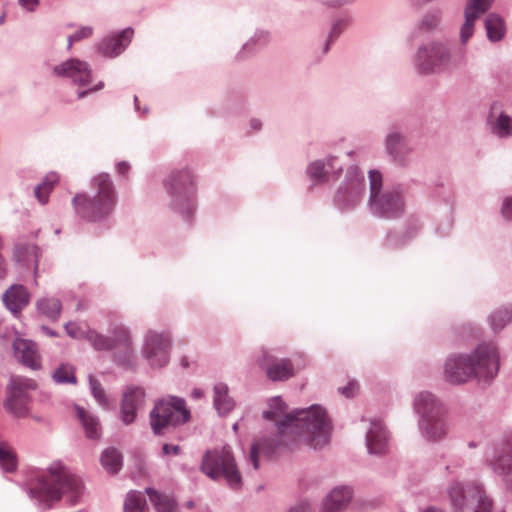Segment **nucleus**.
I'll return each instance as SVG.
<instances>
[{"label": "nucleus", "instance_id": "obj_40", "mask_svg": "<svg viewBox=\"0 0 512 512\" xmlns=\"http://www.w3.org/2000/svg\"><path fill=\"white\" fill-rule=\"evenodd\" d=\"M265 443H266V440L257 441L255 443H253L251 446L250 461H251L254 469H258L259 455L267 452L266 448H265Z\"/></svg>", "mask_w": 512, "mask_h": 512}, {"label": "nucleus", "instance_id": "obj_42", "mask_svg": "<svg viewBox=\"0 0 512 512\" xmlns=\"http://www.w3.org/2000/svg\"><path fill=\"white\" fill-rule=\"evenodd\" d=\"M65 329L67 334L74 339L85 337L88 339V334L91 331L85 332L83 331L76 323L69 322L65 325Z\"/></svg>", "mask_w": 512, "mask_h": 512}, {"label": "nucleus", "instance_id": "obj_37", "mask_svg": "<svg viewBox=\"0 0 512 512\" xmlns=\"http://www.w3.org/2000/svg\"><path fill=\"white\" fill-rule=\"evenodd\" d=\"M512 320V312L510 310H498L491 316V324L494 329H501L506 322Z\"/></svg>", "mask_w": 512, "mask_h": 512}, {"label": "nucleus", "instance_id": "obj_39", "mask_svg": "<svg viewBox=\"0 0 512 512\" xmlns=\"http://www.w3.org/2000/svg\"><path fill=\"white\" fill-rule=\"evenodd\" d=\"M307 173L309 177L313 180L319 181L324 179L326 175L324 163L319 160L312 162L307 168Z\"/></svg>", "mask_w": 512, "mask_h": 512}, {"label": "nucleus", "instance_id": "obj_41", "mask_svg": "<svg viewBox=\"0 0 512 512\" xmlns=\"http://www.w3.org/2000/svg\"><path fill=\"white\" fill-rule=\"evenodd\" d=\"M89 382H90V387H91V390H92V393L95 397V399L102 405H106L107 403V400H106V397H105V393H104V390L102 389L101 385L98 383V381L90 376L89 378Z\"/></svg>", "mask_w": 512, "mask_h": 512}, {"label": "nucleus", "instance_id": "obj_45", "mask_svg": "<svg viewBox=\"0 0 512 512\" xmlns=\"http://www.w3.org/2000/svg\"><path fill=\"white\" fill-rule=\"evenodd\" d=\"M358 385L356 382H350L348 386L341 389V393L346 397H351L354 395V392L357 390Z\"/></svg>", "mask_w": 512, "mask_h": 512}, {"label": "nucleus", "instance_id": "obj_48", "mask_svg": "<svg viewBox=\"0 0 512 512\" xmlns=\"http://www.w3.org/2000/svg\"><path fill=\"white\" fill-rule=\"evenodd\" d=\"M288 512H311V509L307 503H300L292 507Z\"/></svg>", "mask_w": 512, "mask_h": 512}, {"label": "nucleus", "instance_id": "obj_32", "mask_svg": "<svg viewBox=\"0 0 512 512\" xmlns=\"http://www.w3.org/2000/svg\"><path fill=\"white\" fill-rule=\"evenodd\" d=\"M101 463L109 473L115 474L122 466L121 455L114 448L106 449L102 454Z\"/></svg>", "mask_w": 512, "mask_h": 512}, {"label": "nucleus", "instance_id": "obj_53", "mask_svg": "<svg viewBox=\"0 0 512 512\" xmlns=\"http://www.w3.org/2000/svg\"><path fill=\"white\" fill-rule=\"evenodd\" d=\"M436 22H437V19L435 18V19H434V23H428V22H427V20H424V22H423V23H424L426 26L431 27V26H433L434 24H436Z\"/></svg>", "mask_w": 512, "mask_h": 512}, {"label": "nucleus", "instance_id": "obj_19", "mask_svg": "<svg viewBox=\"0 0 512 512\" xmlns=\"http://www.w3.org/2000/svg\"><path fill=\"white\" fill-rule=\"evenodd\" d=\"M352 498V491L347 487L335 488L325 498L320 512H341Z\"/></svg>", "mask_w": 512, "mask_h": 512}, {"label": "nucleus", "instance_id": "obj_46", "mask_svg": "<svg viewBox=\"0 0 512 512\" xmlns=\"http://www.w3.org/2000/svg\"><path fill=\"white\" fill-rule=\"evenodd\" d=\"M19 3L24 9L33 11L37 7L39 0H19Z\"/></svg>", "mask_w": 512, "mask_h": 512}, {"label": "nucleus", "instance_id": "obj_28", "mask_svg": "<svg viewBox=\"0 0 512 512\" xmlns=\"http://www.w3.org/2000/svg\"><path fill=\"white\" fill-rule=\"evenodd\" d=\"M493 469L495 472L503 474L512 472V438L504 444L501 455L493 464Z\"/></svg>", "mask_w": 512, "mask_h": 512}, {"label": "nucleus", "instance_id": "obj_13", "mask_svg": "<svg viewBox=\"0 0 512 512\" xmlns=\"http://www.w3.org/2000/svg\"><path fill=\"white\" fill-rule=\"evenodd\" d=\"M369 201L372 210L386 218L398 217L404 209L403 201L398 191H385Z\"/></svg>", "mask_w": 512, "mask_h": 512}, {"label": "nucleus", "instance_id": "obj_5", "mask_svg": "<svg viewBox=\"0 0 512 512\" xmlns=\"http://www.w3.org/2000/svg\"><path fill=\"white\" fill-rule=\"evenodd\" d=\"M446 494L453 512H491L492 500L477 481H454Z\"/></svg>", "mask_w": 512, "mask_h": 512}, {"label": "nucleus", "instance_id": "obj_3", "mask_svg": "<svg viewBox=\"0 0 512 512\" xmlns=\"http://www.w3.org/2000/svg\"><path fill=\"white\" fill-rule=\"evenodd\" d=\"M82 490L80 479L67 468L58 465L51 467L48 474L38 480L32 493L39 501L48 505L62 497L73 504L82 494Z\"/></svg>", "mask_w": 512, "mask_h": 512}, {"label": "nucleus", "instance_id": "obj_56", "mask_svg": "<svg viewBox=\"0 0 512 512\" xmlns=\"http://www.w3.org/2000/svg\"><path fill=\"white\" fill-rule=\"evenodd\" d=\"M47 332H49L51 335H54L52 332L49 331V328H45Z\"/></svg>", "mask_w": 512, "mask_h": 512}, {"label": "nucleus", "instance_id": "obj_35", "mask_svg": "<svg viewBox=\"0 0 512 512\" xmlns=\"http://www.w3.org/2000/svg\"><path fill=\"white\" fill-rule=\"evenodd\" d=\"M493 131L500 137H509L512 135V118L506 114H500L495 124Z\"/></svg>", "mask_w": 512, "mask_h": 512}, {"label": "nucleus", "instance_id": "obj_14", "mask_svg": "<svg viewBox=\"0 0 512 512\" xmlns=\"http://www.w3.org/2000/svg\"><path fill=\"white\" fill-rule=\"evenodd\" d=\"M57 76L70 77L79 86H86L91 82V70L88 64L78 59H70L53 69Z\"/></svg>", "mask_w": 512, "mask_h": 512}, {"label": "nucleus", "instance_id": "obj_36", "mask_svg": "<svg viewBox=\"0 0 512 512\" xmlns=\"http://www.w3.org/2000/svg\"><path fill=\"white\" fill-rule=\"evenodd\" d=\"M53 378L57 383H75L76 377L74 369L69 365H61L53 374Z\"/></svg>", "mask_w": 512, "mask_h": 512}, {"label": "nucleus", "instance_id": "obj_1", "mask_svg": "<svg viewBox=\"0 0 512 512\" xmlns=\"http://www.w3.org/2000/svg\"><path fill=\"white\" fill-rule=\"evenodd\" d=\"M264 417L275 421L281 435L294 434L314 448L324 446L329 440L330 422L320 406L290 413L282 399L276 397L270 401V410L264 412Z\"/></svg>", "mask_w": 512, "mask_h": 512}, {"label": "nucleus", "instance_id": "obj_6", "mask_svg": "<svg viewBox=\"0 0 512 512\" xmlns=\"http://www.w3.org/2000/svg\"><path fill=\"white\" fill-rule=\"evenodd\" d=\"M420 415L419 426L425 437L431 440L443 438L448 430L445 410L442 404L429 392L419 393L414 401Z\"/></svg>", "mask_w": 512, "mask_h": 512}, {"label": "nucleus", "instance_id": "obj_16", "mask_svg": "<svg viewBox=\"0 0 512 512\" xmlns=\"http://www.w3.org/2000/svg\"><path fill=\"white\" fill-rule=\"evenodd\" d=\"M493 0H469L465 8V23L461 29V41L466 43L473 35L476 19L484 14L492 5Z\"/></svg>", "mask_w": 512, "mask_h": 512}, {"label": "nucleus", "instance_id": "obj_51", "mask_svg": "<svg viewBox=\"0 0 512 512\" xmlns=\"http://www.w3.org/2000/svg\"><path fill=\"white\" fill-rule=\"evenodd\" d=\"M202 395H203V392L200 389H195L192 392V396L195 398H200V397H202Z\"/></svg>", "mask_w": 512, "mask_h": 512}, {"label": "nucleus", "instance_id": "obj_34", "mask_svg": "<svg viewBox=\"0 0 512 512\" xmlns=\"http://www.w3.org/2000/svg\"><path fill=\"white\" fill-rule=\"evenodd\" d=\"M0 466L7 472L16 468V458L6 443H0Z\"/></svg>", "mask_w": 512, "mask_h": 512}, {"label": "nucleus", "instance_id": "obj_44", "mask_svg": "<svg viewBox=\"0 0 512 512\" xmlns=\"http://www.w3.org/2000/svg\"><path fill=\"white\" fill-rule=\"evenodd\" d=\"M502 215L508 220H512V197H507L502 206Z\"/></svg>", "mask_w": 512, "mask_h": 512}, {"label": "nucleus", "instance_id": "obj_12", "mask_svg": "<svg viewBox=\"0 0 512 512\" xmlns=\"http://www.w3.org/2000/svg\"><path fill=\"white\" fill-rule=\"evenodd\" d=\"M170 339L167 335L149 332L146 336L144 354L153 367H163L168 363Z\"/></svg>", "mask_w": 512, "mask_h": 512}, {"label": "nucleus", "instance_id": "obj_17", "mask_svg": "<svg viewBox=\"0 0 512 512\" xmlns=\"http://www.w3.org/2000/svg\"><path fill=\"white\" fill-rule=\"evenodd\" d=\"M16 358L31 369L41 366L40 355L36 344L26 339H16L13 343Z\"/></svg>", "mask_w": 512, "mask_h": 512}, {"label": "nucleus", "instance_id": "obj_8", "mask_svg": "<svg viewBox=\"0 0 512 512\" xmlns=\"http://www.w3.org/2000/svg\"><path fill=\"white\" fill-rule=\"evenodd\" d=\"M190 412L181 398L169 397L156 403L150 412V425L154 433L161 434L164 429L185 423Z\"/></svg>", "mask_w": 512, "mask_h": 512}, {"label": "nucleus", "instance_id": "obj_26", "mask_svg": "<svg viewBox=\"0 0 512 512\" xmlns=\"http://www.w3.org/2000/svg\"><path fill=\"white\" fill-rule=\"evenodd\" d=\"M146 493L157 512H175L176 502L169 495L159 493L152 488H147Z\"/></svg>", "mask_w": 512, "mask_h": 512}, {"label": "nucleus", "instance_id": "obj_47", "mask_svg": "<svg viewBox=\"0 0 512 512\" xmlns=\"http://www.w3.org/2000/svg\"><path fill=\"white\" fill-rule=\"evenodd\" d=\"M163 453L166 455H168V454L178 455L180 453V447L178 445L164 444L163 445Z\"/></svg>", "mask_w": 512, "mask_h": 512}, {"label": "nucleus", "instance_id": "obj_18", "mask_svg": "<svg viewBox=\"0 0 512 512\" xmlns=\"http://www.w3.org/2000/svg\"><path fill=\"white\" fill-rule=\"evenodd\" d=\"M367 448L370 453L382 454L387 449L388 435L380 421H372L366 437Z\"/></svg>", "mask_w": 512, "mask_h": 512}, {"label": "nucleus", "instance_id": "obj_55", "mask_svg": "<svg viewBox=\"0 0 512 512\" xmlns=\"http://www.w3.org/2000/svg\"><path fill=\"white\" fill-rule=\"evenodd\" d=\"M4 22V16H1L0 17V24H2Z\"/></svg>", "mask_w": 512, "mask_h": 512}, {"label": "nucleus", "instance_id": "obj_20", "mask_svg": "<svg viewBox=\"0 0 512 512\" xmlns=\"http://www.w3.org/2000/svg\"><path fill=\"white\" fill-rule=\"evenodd\" d=\"M5 306L13 313L22 310L29 302V293L22 285H12L3 295Z\"/></svg>", "mask_w": 512, "mask_h": 512}, {"label": "nucleus", "instance_id": "obj_29", "mask_svg": "<svg viewBox=\"0 0 512 512\" xmlns=\"http://www.w3.org/2000/svg\"><path fill=\"white\" fill-rule=\"evenodd\" d=\"M59 176L55 172L48 173L35 189V197L41 204L48 202V197L54 186L58 183Z\"/></svg>", "mask_w": 512, "mask_h": 512}, {"label": "nucleus", "instance_id": "obj_2", "mask_svg": "<svg viewBox=\"0 0 512 512\" xmlns=\"http://www.w3.org/2000/svg\"><path fill=\"white\" fill-rule=\"evenodd\" d=\"M499 369V354L493 344H483L467 356L449 358L445 363V378L452 384H461L475 377L489 380Z\"/></svg>", "mask_w": 512, "mask_h": 512}, {"label": "nucleus", "instance_id": "obj_52", "mask_svg": "<svg viewBox=\"0 0 512 512\" xmlns=\"http://www.w3.org/2000/svg\"><path fill=\"white\" fill-rule=\"evenodd\" d=\"M424 512H443V511L438 508L430 507L427 510H425Z\"/></svg>", "mask_w": 512, "mask_h": 512}, {"label": "nucleus", "instance_id": "obj_10", "mask_svg": "<svg viewBox=\"0 0 512 512\" xmlns=\"http://www.w3.org/2000/svg\"><path fill=\"white\" fill-rule=\"evenodd\" d=\"M36 382L32 379L14 376L8 385V395L5 408L15 417L24 418L30 411L29 391L36 389Z\"/></svg>", "mask_w": 512, "mask_h": 512}, {"label": "nucleus", "instance_id": "obj_15", "mask_svg": "<svg viewBox=\"0 0 512 512\" xmlns=\"http://www.w3.org/2000/svg\"><path fill=\"white\" fill-rule=\"evenodd\" d=\"M145 393L142 388L129 387L123 394L120 416L124 424H131L135 418L137 410L143 405Z\"/></svg>", "mask_w": 512, "mask_h": 512}, {"label": "nucleus", "instance_id": "obj_11", "mask_svg": "<svg viewBox=\"0 0 512 512\" xmlns=\"http://www.w3.org/2000/svg\"><path fill=\"white\" fill-rule=\"evenodd\" d=\"M457 60L441 43L431 42L418 51L417 64L422 73H430L457 65Z\"/></svg>", "mask_w": 512, "mask_h": 512}, {"label": "nucleus", "instance_id": "obj_27", "mask_svg": "<svg viewBox=\"0 0 512 512\" xmlns=\"http://www.w3.org/2000/svg\"><path fill=\"white\" fill-rule=\"evenodd\" d=\"M485 28L489 40L494 42L501 40L505 33L503 19L495 13H490L487 15L485 19Z\"/></svg>", "mask_w": 512, "mask_h": 512}, {"label": "nucleus", "instance_id": "obj_50", "mask_svg": "<svg viewBox=\"0 0 512 512\" xmlns=\"http://www.w3.org/2000/svg\"><path fill=\"white\" fill-rule=\"evenodd\" d=\"M103 87V83L100 82L98 85H96L94 88L90 89V90H84V91H81L78 93V98L81 99V98H84L85 96H87L90 92L92 91H98L100 90L101 88Z\"/></svg>", "mask_w": 512, "mask_h": 512}, {"label": "nucleus", "instance_id": "obj_31", "mask_svg": "<svg viewBox=\"0 0 512 512\" xmlns=\"http://www.w3.org/2000/svg\"><path fill=\"white\" fill-rule=\"evenodd\" d=\"M124 512H148V506L143 495L138 491H131L124 501Z\"/></svg>", "mask_w": 512, "mask_h": 512}, {"label": "nucleus", "instance_id": "obj_25", "mask_svg": "<svg viewBox=\"0 0 512 512\" xmlns=\"http://www.w3.org/2000/svg\"><path fill=\"white\" fill-rule=\"evenodd\" d=\"M192 175L188 170H181L173 172L167 182L166 186L169 191L174 194L176 192L186 191V189L192 185Z\"/></svg>", "mask_w": 512, "mask_h": 512}, {"label": "nucleus", "instance_id": "obj_54", "mask_svg": "<svg viewBox=\"0 0 512 512\" xmlns=\"http://www.w3.org/2000/svg\"><path fill=\"white\" fill-rule=\"evenodd\" d=\"M336 29H337V26L335 25V26L333 27V30H332V32H331L330 37H332V36L336 33Z\"/></svg>", "mask_w": 512, "mask_h": 512}, {"label": "nucleus", "instance_id": "obj_38", "mask_svg": "<svg viewBox=\"0 0 512 512\" xmlns=\"http://www.w3.org/2000/svg\"><path fill=\"white\" fill-rule=\"evenodd\" d=\"M370 180V199L377 197L381 193L382 188V175L375 170L369 172Z\"/></svg>", "mask_w": 512, "mask_h": 512}, {"label": "nucleus", "instance_id": "obj_4", "mask_svg": "<svg viewBox=\"0 0 512 512\" xmlns=\"http://www.w3.org/2000/svg\"><path fill=\"white\" fill-rule=\"evenodd\" d=\"M96 190L93 198L85 194H77L73 205L78 215L87 220L95 221L110 214L116 205V192L110 176L100 173L92 179Z\"/></svg>", "mask_w": 512, "mask_h": 512}, {"label": "nucleus", "instance_id": "obj_24", "mask_svg": "<svg viewBox=\"0 0 512 512\" xmlns=\"http://www.w3.org/2000/svg\"><path fill=\"white\" fill-rule=\"evenodd\" d=\"M214 406L222 415L229 413L234 407V401L228 395V387L224 383L214 386Z\"/></svg>", "mask_w": 512, "mask_h": 512}, {"label": "nucleus", "instance_id": "obj_23", "mask_svg": "<svg viewBox=\"0 0 512 512\" xmlns=\"http://www.w3.org/2000/svg\"><path fill=\"white\" fill-rule=\"evenodd\" d=\"M77 415L86 436L90 439H98L101 436V425L98 418L80 407H77Z\"/></svg>", "mask_w": 512, "mask_h": 512}, {"label": "nucleus", "instance_id": "obj_9", "mask_svg": "<svg viewBox=\"0 0 512 512\" xmlns=\"http://www.w3.org/2000/svg\"><path fill=\"white\" fill-rule=\"evenodd\" d=\"M87 337L96 350H115L121 362H128L132 355L131 336L123 325L115 326L111 330V337H105L97 332H90Z\"/></svg>", "mask_w": 512, "mask_h": 512}, {"label": "nucleus", "instance_id": "obj_7", "mask_svg": "<svg viewBox=\"0 0 512 512\" xmlns=\"http://www.w3.org/2000/svg\"><path fill=\"white\" fill-rule=\"evenodd\" d=\"M201 471L214 480L224 477L233 489L241 486V475L229 446L207 451L202 459Z\"/></svg>", "mask_w": 512, "mask_h": 512}, {"label": "nucleus", "instance_id": "obj_30", "mask_svg": "<svg viewBox=\"0 0 512 512\" xmlns=\"http://www.w3.org/2000/svg\"><path fill=\"white\" fill-rule=\"evenodd\" d=\"M38 310L48 319L57 320L61 312V302L54 297H45L37 302Z\"/></svg>", "mask_w": 512, "mask_h": 512}, {"label": "nucleus", "instance_id": "obj_33", "mask_svg": "<svg viewBox=\"0 0 512 512\" xmlns=\"http://www.w3.org/2000/svg\"><path fill=\"white\" fill-rule=\"evenodd\" d=\"M387 149L391 155L399 159L407 150L406 141L399 133H391L387 136Z\"/></svg>", "mask_w": 512, "mask_h": 512}, {"label": "nucleus", "instance_id": "obj_49", "mask_svg": "<svg viewBox=\"0 0 512 512\" xmlns=\"http://www.w3.org/2000/svg\"><path fill=\"white\" fill-rule=\"evenodd\" d=\"M129 169H130V165L125 161L119 162L117 164V172L120 175H126L129 171Z\"/></svg>", "mask_w": 512, "mask_h": 512}, {"label": "nucleus", "instance_id": "obj_21", "mask_svg": "<svg viewBox=\"0 0 512 512\" xmlns=\"http://www.w3.org/2000/svg\"><path fill=\"white\" fill-rule=\"evenodd\" d=\"M266 375L272 381H285L294 375V368L289 359H279L268 365Z\"/></svg>", "mask_w": 512, "mask_h": 512}, {"label": "nucleus", "instance_id": "obj_22", "mask_svg": "<svg viewBox=\"0 0 512 512\" xmlns=\"http://www.w3.org/2000/svg\"><path fill=\"white\" fill-rule=\"evenodd\" d=\"M132 35V29L123 30L117 37L105 42L104 53L110 57L119 55L130 42Z\"/></svg>", "mask_w": 512, "mask_h": 512}, {"label": "nucleus", "instance_id": "obj_43", "mask_svg": "<svg viewBox=\"0 0 512 512\" xmlns=\"http://www.w3.org/2000/svg\"><path fill=\"white\" fill-rule=\"evenodd\" d=\"M93 30L91 27H82L79 31L75 32L68 38V47L72 46L73 42L80 41L81 39L88 38L92 35Z\"/></svg>", "mask_w": 512, "mask_h": 512}]
</instances>
